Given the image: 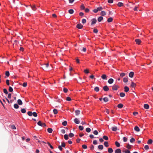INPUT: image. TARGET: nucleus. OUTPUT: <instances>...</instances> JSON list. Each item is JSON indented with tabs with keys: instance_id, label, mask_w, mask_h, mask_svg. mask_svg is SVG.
<instances>
[{
	"instance_id": "1",
	"label": "nucleus",
	"mask_w": 153,
	"mask_h": 153,
	"mask_svg": "<svg viewBox=\"0 0 153 153\" xmlns=\"http://www.w3.org/2000/svg\"><path fill=\"white\" fill-rule=\"evenodd\" d=\"M49 65V64L48 63L43 64L41 65L42 66L41 68H42L43 70L47 71V68L48 67Z\"/></svg>"
},
{
	"instance_id": "2",
	"label": "nucleus",
	"mask_w": 153,
	"mask_h": 153,
	"mask_svg": "<svg viewBox=\"0 0 153 153\" xmlns=\"http://www.w3.org/2000/svg\"><path fill=\"white\" fill-rule=\"evenodd\" d=\"M37 124L39 126L45 127L46 126V124L44 123H42L41 121H39L37 123Z\"/></svg>"
},
{
	"instance_id": "3",
	"label": "nucleus",
	"mask_w": 153,
	"mask_h": 153,
	"mask_svg": "<svg viewBox=\"0 0 153 153\" xmlns=\"http://www.w3.org/2000/svg\"><path fill=\"white\" fill-rule=\"evenodd\" d=\"M91 26H92L93 25L96 24L97 22V19L95 18H93L91 20Z\"/></svg>"
},
{
	"instance_id": "4",
	"label": "nucleus",
	"mask_w": 153,
	"mask_h": 153,
	"mask_svg": "<svg viewBox=\"0 0 153 153\" xmlns=\"http://www.w3.org/2000/svg\"><path fill=\"white\" fill-rule=\"evenodd\" d=\"M119 88L118 85H114L112 87V89L113 90H117L118 88Z\"/></svg>"
},
{
	"instance_id": "5",
	"label": "nucleus",
	"mask_w": 153,
	"mask_h": 153,
	"mask_svg": "<svg viewBox=\"0 0 153 153\" xmlns=\"http://www.w3.org/2000/svg\"><path fill=\"white\" fill-rule=\"evenodd\" d=\"M83 26L80 23L76 25V27L79 29L82 28Z\"/></svg>"
},
{
	"instance_id": "6",
	"label": "nucleus",
	"mask_w": 153,
	"mask_h": 153,
	"mask_svg": "<svg viewBox=\"0 0 153 153\" xmlns=\"http://www.w3.org/2000/svg\"><path fill=\"white\" fill-rule=\"evenodd\" d=\"M103 89L105 91H107L109 90V89L107 85H105L103 87Z\"/></svg>"
},
{
	"instance_id": "7",
	"label": "nucleus",
	"mask_w": 153,
	"mask_h": 153,
	"mask_svg": "<svg viewBox=\"0 0 153 153\" xmlns=\"http://www.w3.org/2000/svg\"><path fill=\"white\" fill-rule=\"evenodd\" d=\"M74 123L76 124H79V121L78 120L77 118H75L74 119Z\"/></svg>"
},
{
	"instance_id": "8",
	"label": "nucleus",
	"mask_w": 153,
	"mask_h": 153,
	"mask_svg": "<svg viewBox=\"0 0 153 153\" xmlns=\"http://www.w3.org/2000/svg\"><path fill=\"white\" fill-rule=\"evenodd\" d=\"M135 42H136L137 44L139 45L140 44L141 42V41L139 39H136L135 40Z\"/></svg>"
},
{
	"instance_id": "9",
	"label": "nucleus",
	"mask_w": 153,
	"mask_h": 153,
	"mask_svg": "<svg viewBox=\"0 0 153 153\" xmlns=\"http://www.w3.org/2000/svg\"><path fill=\"white\" fill-rule=\"evenodd\" d=\"M114 82V79L112 78H110L108 81V83L110 84H112Z\"/></svg>"
},
{
	"instance_id": "10",
	"label": "nucleus",
	"mask_w": 153,
	"mask_h": 153,
	"mask_svg": "<svg viewBox=\"0 0 153 153\" xmlns=\"http://www.w3.org/2000/svg\"><path fill=\"white\" fill-rule=\"evenodd\" d=\"M134 75V72H131L129 74V76L131 77L132 78L133 77Z\"/></svg>"
},
{
	"instance_id": "11",
	"label": "nucleus",
	"mask_w": 153,
	"mask_h": 153,
	"mask_svg": "<svg viewBox=\"0 0 153 153\" xmlns=\"http://www.w3.org/2000/svg\"><path fill=\"white\" fill-rule=\"evenodd\" d=\"M114 152L115 153H121V150L120 149H117L115 150Z\"/></svg>"
},
{
	"instance_id": "12",
	"label": "nucleus",
	"mask_w": 153,
	"mask_h": 153,
	"mask_svg": "<svg viewBox=\"0 0 153 153\" xmlns=\"http://www.w3.org/2000/svg\"><path fill=\"white\" fill-rule=\"evenodd\" d=\"M144 108H145L146 109H148L149 108V105L148 104H145L144 105Z\"/></svg>"
},
{
	"instance_id": "13",
	"label": "nucleus",
	"mask_w": 153,
	"mask_h": 153,
	"mask_svg": "<svg viewBox=\"0 0 153 153\" xmlns=\"http://www.w3.org/2000/svg\"><path fill=\"white\" fill-rule=\"evenodd\" d=\"M134 129L135 131L137 132H139L140 131V129L137 126H136L134 127Z\"/></svg>"
},
{
	"instance_id": "14",
	"label": "nucleus",
	"mask_w": 153,
	"mask_h": 153,
	"mask_svg": "<svg viewBox=\"0 0 153 153\" xmlns=\"http://www.w3.org/2000/svg\"><path fill=\"white\" fill-rule=\"evenodd\" d=\"M101 78L103 79H107V76L105 74H102L101 76Z\"/></svg>"
},
{
	"instance_id": "15",
	"label": "nucleus",
	"mask_w": 153,
	"mask_h": 153,
	"mask_svg": "<svg viewBox=\"0 0 153 153\" xmlns=\"http://www.w3.org/2000/svg\"><path fill=\"white\" fill-rule=\"evenodd\" d=\"M123 105L122 103H120L117 105V107L119 108H121L123 107Z\"/></svg>"
},
{
	"instance_id": "16",
	"label": "nucleus",
	"mask_w": 153,
	"mask_h": 153,
	"mask_svg": "<svg viewBox=\"0 0 153 153\" xmlns=\"http://www.w3.org/2000/svg\"><path fill=\"white\" fill-rule=\"evenodd\" d=\"M103 19V17L102 16H100L97 19V20L99 22H101L102 20Z\"/></svg>"
},
{
	"instance_id": "17",
	"label": "nucleus",
	"mask_w": 153,
	"mask_h": 153,
	"mask_svg": "<svg viewBox=\"0 0 153 153\" xmlns=\"http://www.w3.org/2000/svg\"><path fill=\"white\" fill-rule=\"evenodd\" d=\"M111 129H112V130L113 131H116L118 129L117 128V127L114 126V127H112V128Z\"/></svg>"
},
{
	"instance_id": "18",
	"label": "nucleus",
	"mask_w": 153,
	"mask_h": 153,
	"mask_svg": "<svg viewBox=\"0 0 153 153\" xmlns=\"http://www.w3.org/2000/svg\"><path fill=\"white\" fill-rule=\"evenodd\" d=\"M17 103L19 105H22V102L21 100L18 99L17 100Z\"/></svg>"
},
{
	"instance_id": "19",
	"label": "nucleus",
	"mask_w": 153,
	"mask_h": 153,
	"mask_svg": "<svg viewBox=\"0 0 153 153\" xmlns=\"http://www.w3.org/2000/svg\"><path fill=\"white\" fill-rule=\"evenodd\" d=\"M100 15L102 16H104L106 15V13L105 11H102L101 12Z\"/></svg>"
},
{
	"instance_id": "20",
	"label": "nucleus",
	"mask_w": 153,
	"mask_h": 153,
	"mask_svg": "<svg viewBox=\"0 0 153 153\" xmlns=\"http://www.w3.org/2000/svg\"><path fill=\"white\" fill-rule=\"evenodd\" d=\"M117 6L119 7H121L123 5V4L122 2H119L117 4Z\"/></svg>"
},
{
	"instance_id": "21",
	"label": "nucleus",
	"mask_w": 153,
	"mask_h": 153,
	"mask_svg": "<svg viewBox=\"0 0 153 153\" xmlns=\"http://www.w3.org/2000/svg\"><path fill=\"white\" fill-rule=\"evenodd\" d=\"M124 91L126 92H127L129 91V88L127 86H125L124 87Z\"/></svg>"
},
{
	"instance_id": "22",
	"label": "nucleus",
	"mask_w": 153,
	"mask_h": 153,
	"mask_svg": "<svg viewBox=\"0 0 153 153\" xmlns=\"http://www.w3.org/2000/svg\"><path fill=\"white\" fill-rule=\"evenodd\" d=\"M152 140L151 139H149L148 140L147 143L148 144H150L152 143Z\"/></svg>"
},
{
	"instance_id": "23",
	"label": "nucleus",
	"mask_w": 153,
	"mask_h": 153,
	"mask_svg": "<svg viewBox=\"0 0 153 153\" xmlns=\"http://www.w3.org/2000/svg\"><path fill=\"white\" fill-rule=\"evenodd\" d=\"M113 19L112 17H110L108 19L107 22H111L112 21Z\"/></svg>"
},
{
	"instance_id": "24",
	"label": "nucleus",
	"mask_w": 153,
	"mask_h": 153,
	"mask_svg": "<svg viewBox=\"0 0 153 153\" xmlns=\"http://www.w3.org/2000/svg\"><path fill=\"white\" fill-rule=\"evenodd\" d=\"M98 147L99 149L102 150L103 148V146L102 145H100L98 146Z\"/></svg>"
},
{
	"instance_id": "25",
	"label": "nucleus",
	"mask_w": 153,
	"mask_h": 153,
	"mask_svg": "<svg viewBox=\"0 0 153 153\" xmlns=\"http://www.w3.org/2000/svg\"><path fill=\"white\" fill-rule=\"evenodd\" d=\"M48 132L49 133H51L53 131V129L51 128H48L47 129Z\"/></svg>"
},
{
	"instance_id": "26",
	"label": "nucleus",
	"mask_w": 153,
	"mask_h": 153,
	"mask_svg": "<svg viewBox=\"0 0 153 153\" xmlns=\"http://www.w3.org/2000/svg\"><path fill=\"white\" fill-rule=\"evenodd\" d=\"M108 152L109 153H111L113 152V150L111 148H109L108 149Z\"/></svg>"
},
{
	"instance_id": "27",
	"label": "nucleus",
	"mask_w": 153,
	"mask_h": 153,
	"mask_svg": "<svg viewBox=\"0 0 153 153\" xmlns=\"http://www.w3.org/2000/svg\"><path fill=\"white\" fill-rule=\"evenodd\" d=\"M75 113L76 115H78L80 113V111L79 110H77L75 111Z\"/></svg>"
},
{
	"instance_id": "28",
	"label": "nucleus",
	"mask_w": 153,
	"mask_h": 153,
	"mask_svg": "<svg viewBox=\"0 0 153 153\" xmlns=\"http://www.w3.org/2000/svg\"><path fill=\"white\" fill-rule=\"evenodd\" d=\"M104 145L106 147H108L109 146L108 143V142L105 141L104 143Z\"/></svg>"
},
{
	"instance_id": "29",
	"label": "nucleus",
	"mask_w": 153,
	"mask_h": 153,
	"mask_svg": "<svg viewBox=\"0 0 153 153\" xmlns=\"http://www.w3.org/2000/svg\"><path fill=\"white\" fill-rule=\"evenodd\" d=\"M125 95V94L123 92H121L120 94V97H124Z\"/></svg>"
},
{
	"instance_id": "30",
	"label": "nucleus",
	"mask_w": 153,
	"mask_h": 153,
	"mask_svg": "<svg viewBox=\"0 0 153 153\" xmlns=\"http://www.w3.org/2000/svg\"><path fill=\"white\" fill-rule=\"evenodd\" d=\"M68 12L70 14H72L74 12V10L72 9H71L68 10Z\"/></svg>"
},
{
	"instance_id": "31",
	"label": "nucleus",
	"mask_w": 153,
	"mask_h": 153,
	"mask_svg": "<svg viewBox=\"0 0 153 153\" xmlns=\"http://www.w3.org/2000/svg\"><path fill=\"white\" fill-rule=\"evenodd\" d=\"M21 111L23 113H25L26 112V110L25 108H22L21 109Z\"/></svg>"
},
{
	"instance_id": "32",
	"label": "nucleus",
	"mask_w": 153,
	"mask_h": 153,
	"mask_svg": "<svg viewBox=\"0 0 153 153\" xmlns=\"http://www.w3.org/2000/svg\"><path fill=\"white\" fill-rule=\"evenodd\" d=\"M14 107L16 109H17L19 108V106L18 104H15L14 105Z\"/></svg>"
},
{
	"instance_id": "33",
	"label": "nucleus",
	"mask_w": 153,
	"mask_h": 153,
	"mask_svg": "<svg viewBox=\"0 0 153 153\" xmlns=\"http://www.w3.org/2000/svg\"><path fill=\"white\" fill-rule=\"evenodd\" d=\"M62 124L63 126H65L67 125V122L66 121H65L62 123Z\"/></svg>"
},
{
	"instance_id": "34",
	"label": "nucleus",
	"mask_w": 153,
	"mask_h": 153,
	"mask_svg": "<svg viewBox=\"0 0 153 153\" xmlns=\"http://www.w3.org/2000/svg\"><path fill=\"white\" fill-rule=\"evenodd\" d=\"M115 145L117 147H119L120 146V143L117 141H116L115 142Z\"/></svg>"
},
{
	"instance_id": "35",
	"label": "nucleus",
	"mask_w": 153,
	"mask_h": 153,
	"mask_svg": "<svg viewBox=\"0 0 153 153\" xmlns=\"http://www.w3.org/2000/svg\"><path fill=\"white\" fill-rule=\"evenodd\" d=\"M64 138L65 140H67L68 138V134H65L64 135Z\"/></svg>"
},
{
	"instance_id": "36",
	"label": "nucleus",
	"mask_w": 153,
	"mask_h": 153,
	"mask_svg": "<svg viewBox=\"0 0 153 153\" xmlns=\"http://www.w3.org/2000/svg\"><path fill=\"white\" fill-rule=\"evenodd\" d=\"M31 7L33 10L35 11L36 10V8L35 5H33Z\"/></svg>"
},
{
	"instance_id": "37",
	"label": "nucleus",
	"mask_w": 153,
	"mask_h": 153,
	"mask_svg": "<svg viewBox=\"0 0 153 153\" xmlns=\"http://www.w3.org/2000/svg\"><path fill=\"white\" fill-rule=\"evenodd\" d=\"M123 82H127L128 81V79L127 78L125 77L123 78Z\"/></svg>"
},
{
	"instance_id": "38",
	"label": "nucleus",
	"mask_w": 153,
	"mask_h": 153,
	"mask_svg": "<svg viewBox=\"0 0 153 153\" xmlns=\"http://www.w3.org/2000/svg\"><path fill=\"white\" fill-rule=\"evenodd\" d=\"M86 131L88 133H89L91 132V129L89 128H86Z\"/></svg>"
},
{
	"instance_id": "39",
	"label": "nucleus",
	"mask_w": 153,
	"mask_h": 153,
	"mask_svg": "<svg viewBox=\"0 0 153 153\" xmlns=\"http://www.w3.org/2000/svg\"><path fill=\"white\" fill-rule=\"evenodd\" d=\"M53 112L55 114H56L58 113V111L56 109H54L53 110Z\"/></svg>"
},
{
	"instance_id": "40",
	"label": "nucleus",
	"mask_w": 153,
	"mask_h": 153,
	"mask_svg": "<svg viewBox=\"0 0 153 153\" xmlns=\"http://www.w3.org/2000/svg\"><path fill=\"white\" fill-rule=\"evenodd\" d=\"M97 9L98 11L102 10L103 9V8L102 7H99L97 8Z\"/></svg>"
},
{
	"instance_id": "41",
	"label": "nucleus",
	"mask_w": 153,
	"mask_h": 153,
	"mask_svg": "<svg viewBox=\"0 0 153 153\" xmlns=\"http://www.w3.org/2000/svg\"><path fill=\"white\" fill-rule=\"evenodd\" d=\"M135 85H136L133 82H132L131 83V86L132 87H134Z\"/></svg>"
},
{
	"instance_id": "42",
	"label": "nucleus",
	"mask_w": 153,
	"mask_h": 153,
	"mask_svg": "<svg viewBox=\"0 0 153 153\" xmlns=\"http://www.w3.org/2000/svg\"><path fill=\"white\" fill-rule=\"evenodd\" d=\"M94 90L96 92H98L99 91V89L98 87H96L95 88Z\"/></svg>"
},
{
	"instance_id": "43",
	"label": "nucleus",
	"mask_w": 153,
	"mask_h": 153,
	"mask_svg": "<svg viewBox=\"0 0 153 153\" xmlns=\"http://www.w3.org/2000/svg\"><path fill=\"white\" fill-rule=\"evenodd\" d=\"M103 100L105 102H107L108 101V100L107 97H105L103 98Z\"/></svg>"
},
{
	"instance_id": "44",
	"label": "nucleus",
	"mask_w": 153,
	"mask_h": 153,
	"mask_svg": "<svg viewBox=\"0 0 153 153\" xmlns=\"http://www.w3.org/2000/svg\"><path fill=\"white\" fill-rule=\"evenodd\" d=\"M5 75L7 77H8L10 75V73L9 71H6L5 72Z\"/></svg>"
},
{
	"instance_id": "45",
	"label": "nucleus",
	"mask_w": 153,
	"mask_h": 153,
	"mask_svg": "<svg viewBox=\"0 0 153 153\" xmlns=\"http://www.w3.org/2000/svg\"><path fill=\"white\" fill-rule=\"evenodd\" d=\"M135 141V139L133 137L131 138V139L130 140V142L131 143H133Z\"/></svg>"
},
{
	"instance_id": "46",
	"label": "nucleus",
	"mask_w": 153,
	"mask_h": 153,
	"mask_svg": "<svg viewBox=\"0 0 153 153\" xmlns=\"http://www.w3.org/2000/svg\"><path fill=\"white\" fill-rule=\"evenodd\" d=\"M28 115L30 116H32V115L33 113L30 111H29L27 112Z\"/></svg>"
},
{
	"instance_id": "47",
	"label": "nucleus",
	"mask_w": 153,
	"mask_h": 153,
	"mask_svg": "<svg viewBox=\"0 0 153 153\" xmlns=\"http://www.w3.org/2000/svg\"><path fill=\"white\" fill-rule=\"evenodd\" d=\"M3 92L6 94H7L8 93V91L6 88H4L3 89Z\"/></svg>"
},
{
	"instance_id": "48",
	"label": "nucleus",
	"mask_w": 153,
	"mask_h": 153,
	"mask_svg": "<svg viewBox=\"0 0 153 153\" xmlns=\"http://www.w3.org/2000/svg\"><path fill=\"white\" fill-rule=\"evenodd\" d=\"M32 115L34 117H36L37 116V114L36 112H34L33 113Z\"/></svg>"
},
{
	"instance_id": "49",
	"label": "nucleus",
	"mask_w": 153,
	"mask_h": 153,
	"mask_svg": "<svg viewBox=\"0 0 153 153\" xmlns=\"http://www.w3.org/2000/svg\"><path fill=\"white\" fill-rule=\"evenodd\" d=\"M9 91L10 92H12L13 91V89L11 86L9 87Z\"/></svg>"
},
{
	"instance_id": "50",
	"label": "nucleus",
	"mask_w": 153,
	"mask_h": 153,
	"mask_svg": "<svg viewBox=\"0 0 153 153\" xmlns=\"http://www.w3.org/2000/svg\"><path fill=\"white\" fill-rule=\"evenodd\" d=\"M126 75V74L124 73H122L120 74V76L121 77L124 76Z\"/></svg>"
},
{
	"instance_id": "51",
	"label": "nucleus",
	"mask_w": 153,
	"mask_h": 153,
	"mask_svg": "<svg viewBox=\"0 0 153 153\" xmlns=\"http://www.w3.org/2000/svg\"><path fill=\"white\" fill-rule=\"evenodd\" d=\"M103 139L105 140H108V137L104 135L103 137Z\"/></svg>"
},
{
	"instance_id": "52",
	"label": "nucleus",
	"mask_w": 153,
	"mask_h": 153,
	"mask_svg": "<svg viewBox=\"0 0 153 153\" xmlns=\"http://www.w3.org/2000/svg\"><path fill=\"white\" fill-rule=\"evenodd\" d=\"M74 136V134L72 133H70L69 134V136L70 137H72Z\"/></svg>"
},
{
	"instance_id": "53",
	"label": "nucleus",
	"mask_w": 153,
	"mask_h": 153,
	"mask_svg": "<svg viewBox=\"0 0 153 153\" xmlns=\"http://www.w3.org/2000/svg\"><path fill=\"white\" fill-rule=\"evenodd\" d=\"M144 149L147 150H148L149 149V146L148 145H146L144 146Z\"/></svg>"
},
{
	"instance_id": "54",
	"label": "nucleus",
	"mask_w": 153,
	"mask_h": 153,
	"mask_svg": "<svg viewBox=\"0 0 153 153\" xmlns=\"http://www.w3.org/2000/svg\"><path fill=\"white\" fill-rule=\"evenodd\" d=\"M79 129L81 131H82L83 129V127L82 126H79Z\"/></svg>"
},
{
	"instance_id": "55",
	"label": "nucleus",
	"mask_w": 153,
	"mask_h": 153,
	"mask_svg": "<svg viewBox=\"0 0 153 153\" xmlns=\"http://www.w3.org/2000/svg\"><path fill=\"white\" fill-rule=\"evenodd\" d=\"M82 147L83 149H86L87 148V146L85 144L82 145Z\"/></svg>"
},
{
	"instance_id": "56",
	"label": "nucleus",
	"mask_w": 153,
	"mask_h": 153,
	"mask_svg": "<svg viewBox=\"0 0 153 153\" xmlns=\"http://www.w3.org/2000/svg\"><path fill=\"white\" fill-rule=\"evenodd\" d=\"M47 144L49 145V146H50V147L51 148V149H53V147L51 145V144L49 142H48Z\"/></svg>"
},
{
	"instance_id": "57",
	"label": "nucleus",
	"mask_w": 153,
	"mask_h": 153,
	"mask_svg": "<svg viewBox=\"0 0 153 153\" xmlns=\"http://www.w3.org/2000/svg\"><path fill=\"white\" fill-rule=\"evenodd\" d=\"M86 21L85 19H83L82 21V22L83 24H85L86 22Z\"/></svg>"
},
{
	"instance_id": "58",
	"label": "nucleus",
	"mask_w": 153,
	"mask_h": 153,
	"mask_svg": "<svg viewBox=\"0 0 153 153\" xmlns=\"http://www.w3.org/2000/svg\"><path fill=\"white\" fill-rule=\"evenodd\" d=\"M93 133L94 134L97 135L98 134V132L97 130H95L93 132Z\"/></svg>"
},
{
	"instance_id": "59",
	"label": "nucleus",
	"mask_w": 153,
	"mask_h": 153,
	"mask_svg": "<svg viewBox=\"0 0 153 153\" xmlns=\"http://www.w3.org/2000/svg\"><path fill=\"white\" fill-rule=\"evenodd\" d=\"M68 91V89L66 88H63V91L65 93H67Z\"/></svg>"
},
{
	"instance_id": "60",
	"label": "nucleus",
	"mask_w": 153,
	"mask_h": 153,
	"mask_svg": "<svg viewBox=\"0 0 153 153\" xmlns=\"http://www.w3.org/2000/svg\"><path fill=\"white\" fill-rule=\"evenodd\" d=\"M71 100V97H68L66 98V100L68 101H70Z\"/></svg>"
},
{
	"instance_id": "61",
	"label": "nucleus",
	"mask_w": 153,
	"mask_h": 153,
	"mask_svg": "<svg viewBox=\"0 0 153 153\" xmlns=\"http://www.w3.org/2000/svg\"><path fill=\"white\" fill-rule=\"evenodd\" d=\"M6 83L7 85H10L9 80L8 79H7L6 80Z\"/></svg>"
},
{
	"instance_id": "62",
	"label": "nucleus",
	"mask_w": 153,
	"mask_h": 153,
	"mask_svg": "<svg viewBox=\"0 0 153 153\" xmlns=\"http://www.w3.org/2000/svg\"><path fill=\"white\" fill-rule=\"evenodd\" d=\"M126 148L128 149H131V145L128 144L126 146Z\"/></svg>"
},
{
	"instance_id": "63",
	"label": "nucleus",
	"mask_w": 153,
	"mask_h": 153,
	"mask_svg": "<svg viewBox=\"0 0 153 153\" xmlns=\"http://www.w3.org/2000/svg\"><path fill=\"white\" fill-rule=\"evenodd\" d=\"M61 146L63 147H65V143L64 142H62Z\"/></svg>"
},
{
	"instance_id": "64",
	"label": "nucleus",
	"mask_w": 153,
	"mask_h": 153,
	"mask_svg": "<svg viewBox=\"0 0 153 153\" xmlns=\"http://www.w3.org/2000/svg\"><path fill=\"white\" fill-rule=\"evenodd\" d=\"M84 72L85 73L87 74H88L89 73L88 70L87 69L84 70Z\"/></svg>"
}]
</instances>
